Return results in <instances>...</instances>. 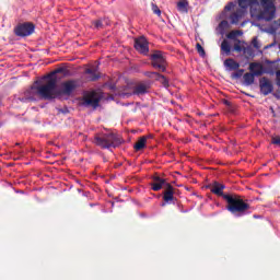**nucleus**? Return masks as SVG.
I'll return each instance as SVG.
<instances>
[{"label": "nucleus", "mask_w": 280, "mask_h": 280, "mask_svg": "<svg viewBox=\"0 0 280 280\" xmlns=\"http://www.w3.org/2000/svg\"><path fill=\"white\" fill-rule=\"evenodd\" d=\"M208 187L211 194H214L215 196H221L225 200L226 211L232 213V215H235V218H242L243 215H246L248 211H250V203H248V200H244L242 196L237 194L224 195V189L226 188V186H224L223 184L214 182Z\"/></svg>", "instance_id": "obj_1"}, {"label": "nucleus", "mask_w": 280, "mask_h": 280, "mask_svg": "<svg viewBox=\"0 0 280 280\" xmlns=\"http://www.w3.org/2000/svg\"><path fill=\"white\" fill-rule=\"evenodd\" d=\"M31 91L33 95H38L40 100H56L58 97V82L56 79H49L45 84L35 81Z\"/></svg>", "instance_id": "obj_2"}, {"label": "nucleus", "mask_w": 280, "mask_h": 280, "mask_svg": "<svg viewBox=\"0 0 280 280\" xmlns=\"http://www.w3.org/2000/svg\"><path fill=\"white\" fill-rule=\"evenodd\" d=\"M260 5L262 9H250V15L257 21H267L270 22L275 19L277 14V7L275 5L273 0H260Z\"/></svg>", "instance_id": "obj_3"}, {"label": "nucleus", "mask_w": 280, "mask_h": 280, "mask_svg": "<svg viewBox=\"0 0 280 280\" xmlns=\"http://www.w3.org/2000/svg\"><path fill=\"white\" fill-rule=\"evenodd\" d=\"M94 143L102 148V150H109V148H117L121 145V140L115 136V133H96L94 137Z\"/></svg>", "instance_id": "obj_4"}, {"label": "nucleus", "mask_w": 280, "mask_h": 280, "mask_svg": "<svg viewBox=\"0 0 280 280\" xmlns=\"http://www.w3.org/2000/svg\"><path fill=\"white\" fill-rule=\"evenodd\" d=\"M249 71L243 75L245 86L255 84V77L264 75V66L257 62L249 63Z\"/></svg>", "instance_id": "obj_5"}, {"label": "nucleus", "mask_w": 280, "mask_h": 280, "mask_svg": "<svg viewBox=\"0 0 280 280\" xmlns=\"http://www.w3.org/2000/svg\"><path fill=\"white\" fill-rule=\"evenodd\" d=\"M151 66L153 69H159V71H162V73L167 71V60L165 59L163 51L156 50L151 55Z\"/></svg>", "instance_id": "obj_6"}, {"label": "nucleus", "mask_w": 280, "mask_h": 280, "mask_svg": "<svg viewBox=\"0 0 280 280\" xmlns=\"http://www.w3.org/2000/svg\"><path fill=\"white\" fill-rule=\"evenodd\" d=\"M36 30V26L32 22H25L22 24H19L14 28L15 36H20L22 38H25V36H32L34 34V31Z\"/></svg>", "instance_id": "obj_7"}, {"label": "nucleus", "mask_w": 280, "mask_h": 280, "mask_svg": "<svg viewBox=\"0 0 280 280\" xmlns=\"http://www.w3.org/2000/svg\"><path fill=\"white\" fill-rule=\"evenodd\" d=\"M78 89V81L75 80H68L61 83V88L57 89L58 97H62V95H67L68 97L73 94V91Z\"/></svg>", "instance_id": "obj_8"}, {"label": "nucleus", "mask_w": 280, "mask_h": 280, "mask_svg": "<svg viewBox=\"0 0 280 280\" xmlns=\"http://www.w3.org/2000/svg\"><path fill=\"white\" fill-rule=\"evenodd\" d=\"M174 186L172 184H165V188L163 191V200L164 202L161 207H165V205H174L176 202V197H174Z\"/></svg>", "instance_id": "obj_9"}, {"label": "nucleus", "mask_w": 280, "mask_h": 280, "mask_svg": "<svg viewBox=\"0 0 280 280\" xmlns=\"http://www.w3.org/2000/svg\"><path fill=\"white\" fill-rule=\"evenodd\" d=\"M83 106H92V108H97L100 106V98L97 97V93L90 92L82 97Z\"/></svg>", "instance_id": "obj_10"}, {"label": "nucleus", "mask_w": 280, "mask_h": 280, "mask_svg": "<svg viewBox=\"0 0 280 280\" xmlns=\"http://www.w3.org/2000/svg\"><path fill=\"white\" fill-rule=\"evenodd\" d=\"M259 88H260V93L262 95H270L272 91H275V86L272 85V82L268 80V78L262 77L259 80Z\"/></svg>", "instance_id": "obj_11"}, {"label": "nucleus", "mask_w": 280, "mask_h": 280, "mask_svg": "<svg viewBox=\"0 0 280 280\" xmlns=\"http://www.w3.org/2000/svg\"><path fill=\"white\" fill-rule=\"evenodd\" d=\"M165 185H170L165 179L161 178L159 175H154L151 183V189L153 191H161L165 189Z\"/></svg>", "instance_id": "obj_12"}, {"label": "nucleus", "mask_w": 280, "mask_h": 280, "mask_svg": "<svg viewBox=\"0 0 280 280\" xmlns=\"http://www.w3.org/2000/svg\"><path fill=\"white\" fill-rule=\"evenodd\" d=\"M135 49L139 51L140 54H148L150 51V48L148 46V40L144 39V37H140L135 40Z\"/></svg>", "instance_id": "obj_13"}, {"label": "nucleus", "mask_w": 280, "mask_h": 280, "mask_svg": "<svg viewBox=\"0 0 280 280\" xmlns=\"http://www.w3.org/2000/svg\"><path fill=\"white\" fill-rule=\"evenodd\" d=\"M85 75H88L89 82H97L102 78L100 70L97 67L86 68L84 71Z\"/></svg>", "instance_id": "obj_14"}, {"label": "nucleus", "mask_w": 280, "mask_h": 280, "mask_svg": "<svg viewBox=\"0 0 280 280\" xmlns=\"http://www.w3.org/2000/svg\"><path fill=\"white\" fill-rule=\"evenodd\" d=\"M244 14H246V12L243 9H236L234 12H232L230 14L231 25H238L240 21L244 19Z\"/></svg>", "instance_id": "obj_15"}, {"label": "nucleus", "mask_w": 280, "mask_h": 280, "mask_svg": "<svg viewBox=\"0 0 280 280\" xmlns=\"http://www.w3.org/2000/svg\"><path fill=\"white\" fill-rule=\"evenodd\" d=\"M151 83L150 82H141L138 83L133 88V95H145L148 91H150Z\"/></svg>", "instance_id": "obj_16"}, {"label": "nucleus", "mask_w": 280, "mask_h": 280, "mask_svg": "<svg viewBox=\"0 0 280 280\" xmlns=\"http://www.w3.org/2000/svg\"><path fill=\"white\" fill-rule=\"evenodd\" d=\"M224 66L229 67L230 71H237L240 69V62L235 61V59H226L224 61Z\"/></svg>", "instance_id": "obj_17"}, {"label": "nucleus", "mask_w": 280, "mask_h": 280, "mask_svg": "<svg viewBox=\"0 0 280 280\" xmlns=\"http://www.w3.org/2000/svg\"><path fill=\"white\" fill-rule=\"evenodd\" d=\"M145 143H148V137L143 136L139 138V140L133 145L136 152L143 150V148H145Z\"/></svg>", "instance_id": "obj_18"}, {"label": "nucleus", "mask_w": 280, "mask_h": 280, "mask_svg": "<svg viewBox=\"0 0 280 280\" xmlns=\"http://www.w3.org/2000/svg\"><path fill=\"white\" fill-rule=\"evenodd\" d=\"M257 0H238V7L241 10H248L250 5H255Z\"/></svg>", "instance_id": "obj_19"}, {"label": "nucleus", "mask_w": 280, "mask_h": 280, "mask_svg": "<svg viewBox=\"0 0 280 280\" xmlns=\"http://www.w3.org/2000/svg\"><path fill=\"white\" fill-rule=\"evenodd\" d=\"M155 80H158V82H161V84L164 86V89H170V80H167V78H165V75L159 74Z\"/></svg>", "instance_id": "obj_20"}, {"label": "nucleus", "mask_w": 280, "mask_h": 280, "mask_svg": "<svg viewBox=\"0 0 280 280\" xmlns=\"http://www.w3.org/2000/svg\"><path fill=\"white\" fill-rule=\"evenodd\" d=\"M189 7V2L186 0H182L177 3V10L179 12H187V8Z\"/></svg>", "instance_id": "obj_21"}, {"label": "nucleus", "mask_w": 280, "mask_h": 280, "mask_svg": "<svg viewBox=\"0 0 280 280\" xmlns=\"http://www.w3.org/2000/svg\"><path fill=\"white\" fill-rule=\"evenodd\" d=\"M221 51H224L228 56L231 54V44H229V40L224 39L221 43Z\"/></svg>", "instance_id": "obj_22"}, {"label": "nucleus", "mask_w": 280, "mask_h": 280, "mask_svg": "<svg viewBox=\"0 0 280 280\" xmlns=\"http://www.w3.org/2000/svg\"><path fill=\"white\" fill-rule=\"evenodd\" d=\"M243 54L247 58H253L255 56V50L253 49L252 46H247L243 48Z\"/></svg>", "instance_id": "obj_23"}, {"label": "nucleus", "mask_w": 280, "mask_h": 280, "mask_svg": "<svg viewBox=\"0 0 280 280\" xmlns=\"http://www.w3.org/2000/svg\"><path fill=\"white\" fill-rule=\"evenodd\" d=\"M92 25H93L94 30H104V20H102V19L94 20V21H92Z\"/></svg>", "instance_id": "obj_24"}, {"label": "nucleus", "mask_w": 280, "mask_h": 280, "mask_svg": "<svg viewBox=\"0 0 280 280\" xmlns=\"http://www.w3.org/2000/svg\"><path fill=\"white\" fill-rule=\"evenodd\" d=\"M237 36H242V31H232L226 35V38H229L230 40H235Z\"/></svg>", "instance_id": "obj_25"}, {"label": "nucleus", "mask_w": 280, "mask_h": 280, "mask_svg": "<svg viewBox=\"0 0 280 280\" xmlns=\"http://www.w3.org/2000/svg\"><path fill=\"white\" fill-rule=\"evenodd\" d=\"M196 49L201 58H205V56H207V52L205 51V48L202 47V45H200V43L196 44Z\"/></svg>", "instance_id": "obj_26"}, {"label": "nucleus", "mask_w": 280, "mask_h": 280, "mask_svg": "<svg viewBox=\"0 0 280 280\" xmlns=\"http://www.w3.org/2000/svg\"><path fill=\"white\" fill-rule=\"evenodd\" d=\"M151 8H152V12H153L154 14H156V16H161V9H159V5L152 3V4H151Z\"/></svg>", "instance_id": "obj_27"}, {"label": "nucleus", "mask_w": 280, "mask_h": 280, "mask_svg": "<svg viewBox=\"0 0 280 280\" xmlns=\"http://www.w3.org/2000/svg\"><path fill=\"white\" fill-rule=\"evenodd\" d=\"M144 75L147 77V78H154L155 80L159 78V75H160V73L159 72H150V71H147V72H144Z\"/></svg>", "instance_id": "obj_28"}, {"label": "nucleus", "mask_w": 280, "mask_h": 280, "mask_svg": "<svg viewBox=\"0 0 280 280\" xmlns=\"http://www.w3.org/2000/svg\"><path fill=\"white\" fill-rule=\"evenodd\" d=\"M240 40L238 43L234 44V51H237V54H242V51H244V46L240 45Z\"/></svg>", "instance_id": "obj_29"}, {"label": "nucleus", "mask_w": 280, "mask_h": 280, "mask_svg": "<svg viewBox=\"0 0 280 280\" xmlns=\"http://www.w3.org/2000/svg\"><path fill=\"white\" fill-rule=\"evenodd\" d=\"M244 75V69H238L236 72L232 74V78H235L236 80L242 78Z\"/></svg>", "instance_id": "obj_30"}, {"label": "nucleus", "mask_w": 280, "mask_h": 280, "mask_svg": "<svg viewBox=\"0 0 280 280\" xmlns=\"http://www.w3.org/2000/svg\"><path fill=\"white\" fill-rule=\"evenodd\" d=\"M235 8V2H229L225 7L224 10L225 12H231V10H234Z\"/></svg>", "instance_id": "obj_31"}, {"label": "nucleus", "mask_w": 280, "mask_h": 280, "mask_svg": "<svg viewBox=\"0 0 280 280\" xmlns=\"http://www.w3.org/2000/svg\"><path fill=\"white\" fill-rule=\"evenodd\" d=\"M52 73L54 74H56V73H67V68H63V67L57 68Z\"/></svg>", "instance_id": "obj_32"}, {"label": "nucleus", "mask_w": 280, "mask_h": 280, "mask_svg": "<svg viewBox=\"0 0 280 280\" xmlns=\"http://www.w3.org/2000/svg\"><path fill=\"white\" fill-rule=\"evenodd\" d=\"M252 45H253V47H255V49H259L261 47V46H259V42L257 40V37H255L252 40Z\"/></svg>", "instance_id": "obj_33"}, {"label": "nucleus", "mask_w": 280, "mask_h": 280, "mask_svg": "<svg viewBox=\"0 0 280 280\" xmlns=\"http://www.w3.org/2000/svg\"><path fill=\"white\" fill-rule=\"evenodd\" d=\"M273 145H280V137L272 138Z\"/></svg>", "instance_id": "obj_34"}, {"label": "nucleus", "mask_w": 280, "mask_h": 280, "mask_svg": "<svg viewBox=\"0 0 280 280\" xmlns=\"http://www.w3.org/2000/svg\"><path fill=\"white\" fill-rule=\"evenodd\" d=\"M219 27H229V22L226 20L221 21Z\"/></svg>", "instance_id": "obj_35"}, {"label": "nucleus", "mask_w": 280, "mask_h": 280, "mask_svg": "<svg viewBox=\"0 0 280 280\" xmlns=\"http://www.w3.org/2000/svg\"><path fill=\"white\" fill-rule=\"evenodd\" d=\"M277 85L280 86V70L276 72Z\"/></svg>", "instance_id": "obj_36"}, {"label": "nucleus", "mask_w": 280, "mask_h": 280, "mask_svg": "<svg viewBox=\"0 0 280 280\" xmlns=\"http://www.w3.org/2000/svg\"><path fill=\"white\" fill-rule=\"evenodd\" d=\"M224 104H226V106H229L230 103H229V101H224Z\"/></svg>", "instance_id": "obj_37"}, {"label": "nucleus", "mask_w": 280, "mask_h": 280, "mask_svg": "<svg viewBox=\"0 0 280 280\" xmlns=\"http://www.w3.org/2000/svg\"><path fill=\"white\" fill-rule=\"evenodd\" d=\"M30 101L34 100L33 97H28Z\"/></svg>", "instance_id": "obj_38"}]
</instances>
